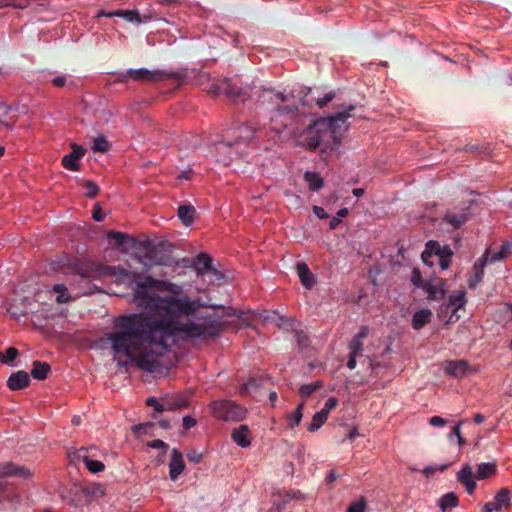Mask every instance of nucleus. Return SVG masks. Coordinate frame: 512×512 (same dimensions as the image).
<instances>
[{
    "label": "nucleus",
    "instance_id": "1",
    "mask_svg": "<svg viewBox=\"0 0 512 512\" xmlns=\"http://www.w3.org/2000/svg\"><path fill=\"white\" fill-rule=\"evenodd\" d=\"M127 283L133 291L134 304L152 312H164L166 317L138 312L115 318L113 330L105 334V340L115 355H124L140 369L154 372L159 366L158 358L169 350L170 340H210L220 336L223 324L215 314L197 316V320L180 321V317H191L202 308L222 309L224 306L207 305L200 297L191 299L182 295L181 285L168 280L155 279L149 275L131 272L121 267H108L94 263L84 264L78 269L82 279L99 278L108 273Z\"/></svg>",
    "mask_w": 512,
    "mask_h": 512
},
{
    "label": "nucleus",
    "instance_id": "2",
    "mask_svg": "<svg viewBox=\"0 0 512 512\" xmlns=\"http://www.w3.org/2000/svg\"><path fill=\"white\" fill-rule=\"evenodd\" d=\"M312 90L301 89L295 93L275 92L265 89L259 95L258 109L267 110L272 113L270 118L271 129L279 132L287 127L286 119H291L295 113L306 115L311 113L313 105L320 107V98L311 97Z\"/></svg>",
    "mask_w": 512,
    "mask_h": 512
},
{
    "label": "nucleus",
    "instance_id": "3",
    "mask_svg": "<svg viewBox=\"0 0 512 512\" xmlns=\"http://www.w3.org/2000/svg\"><path fill=\"white\" fill-rule=\"evenodd\" d=\"M355 106L350 104L343 111L322 117V155L338 150L344 133L349 128L348 119L352 116L350 111Z\"/></svg>",
    "mask_w": 512,
    "mask_h": 512
},
{
    "label": "nucleus",
    "instance_id": "4",
    "mask_svg": "<svg viewBox=\"0 0 512 512\" xmlns=\"http://www.w3.org/2000/svg\"><path fill=\"white\" fill-rule=\"evenodd\" d=\"M260 127L258 122L249 121L248 124L233 129V139L227 138L218 142L216 144L217 153L226 155V159H223L222 162L227 165L233 155H241L243 153L242 146L246 147L251 142L254 135L260 131Z\"/></svg>",
    "mask_w": 512,
    "mask_h": 512
},
{
    "label": "nucleus",
    "instance_id": "5",
    "mask_svg": "<svg viewBox=\"0 0 512 512\" xmlns=\"http://www.w3.org/2000/svg\"><path fill=\"white\" fill-rule=\"evenodd\" d=\"M29 478L32 473L24 466H18L11 462L0 466V499L8 500L12 503L19 502V495L15 492L14 486L6 480L7 477Z\"/></svg>",
    "mask_w": 512,
    "mask_h": 512
},
{
    "label": "nucleus",
    "instance_id": "6",
    "mask_svg": "<svg viewBox=\"0 0 512 512\" xmlns=\"http://www.w3.org/2000/svg\"><path fill=\"white\" fill-rule=\"evenodd\" d=\"M211 414L223 421H241L245 418L246 410L230 400H217L209 405Z\"/></svg>",
    "mask_w": 512,
    "mask_h": 512
},
{
    "label": "nucleus",
    "instance_id": "7",
    "mask_svg": "<svg viewBox=\"0 0 512 512\" xmlns=\"http://www.w3.org/2000/svg\"><path fill=\"white\" fill-rule=\"evenodd\" d=\"M171 75L163 70H148L147 68L128 69L122 74L121 81L126 82L128 79L136 81L156 82L167 78Z\"/></svg>",
    "mask_w": 512,
    "mask_h": 512
},
{
    "label": "nucleus",
    "instance_id": "8",
    "mask_svg": "<svg viewBox=\"0 0 512 512\" xmlns=\"http://www.w3.org/2000/svg\"><path fill=\"white\" fill-rule=\"evenodd\" d=\"M369 329L367 326H361L358 333H356L348 344L349 358L347 367L351 370L355 369L357 357L362 356L364 340L367 338Z\"/></svg>",
    "mask_w": 512,
    "mask_h": 512
},
{
    "label": "nucleus",
    "instance_id": "9",
    "mask_svg": "<svg viewBox=\"0 0 512 512\" xmlns=\"http://www.w3.org/2000/svg\"><path fill=\"white\" fill-rule=\"evenodd\" d=\"M147 257L158 265H171L172 259L165 248L164 243L153 244L151 241L145 242Z\"/></svg>",
    "mask_w": 512,
    "mask_h": 512
},
{
    "label": "nucleus",
    "instance_id": "10",
    "mask_svg": "<svg viewBox=\"0 0 512 512\" xmlns=\"http://www.w3.org/2000/svg\"><path fill=\"white\" fill-rule=\"evenodd\" d=\"M319 122V118L312 120L308 128L299 136L298 143L306 146L309 150H316L320 145Z\"/></svg>",
    "mask_w": 512,
    "mask_h": 512
},
{
    "label": "nucleus",
    "instance_id": "11",
    "mask_svg": "<svg viewBox=\"0 0 512 512\" xmlns=\"http://www.w3.org/2000/svg\"><path fill=\"white\" fill-rule=\"evenodd\" d=\"M510 506L511 491L507 488H502L492 501L484 505L483 512H502L503 510H508Z\"/></svg>",
    "mask_w": 512,
    "mask_h": 512
},
{
    "label": "nucleus",
    "instance_id": "12",
    "mask_svg": "<svg viewBox=\"0 0 512 512\" xmlns=\"http://www.w3.org/2000/svg\"><path fill=\"white\" fill-rule=\"evenodd\" d=\"M209 92L215 96L226 95L230 100L233 101L237 100L238 98H242L243 101L245 100V92L236 84H233L230 81H224L221 84L212 85Z\"/></svg>",
    "mask_w": 512,
    "mask_h": 512
},
{
    "label": "nucleus",
    "instance_id": "13",
    "mask_svg": "<svg viewBox=\"0 0 512 512\" xmlns=\"http://www.w3.org/2000/svg\"><path fill=\"white\" fill-rule=\"evenodd\" d=\"M466 304V293L464 290H457L452 292L445 304V311L451 310V315L448 322L458 321L460 316L457 314L459 309L464 308Z\"/></svg>",
    "mask_w": 512,
    "mask_h": 512
},
{
    "label": "nucleus",
    "instance_id": "14",
    "mask_svg": "<svg viewBox=\"0 0 512 512\" xmlns=\"http://www.w3.org/2000/svg\"><path fill=\"white\" fill-rule=\"evenodd\" d=\"M72 148V152H70L69 154L65 155L62 158V165L67 170L78 171L79 160L84 156L85 150L81 146L76 144H73Z\"/></svg>",
    "mask_w": 512,
    "mask_h": 512
},
{
    "label": "nucleus",
    "instance_id": "15",
    "mask_svg": "<svg viewBox=\"0 0 512 512\" xmlns=\"http://www.w3.org/2000/svg\"><path fill=\"white\" fill-rule=\"evenodd\" d=\"M29 384L30 376L23 370L12 373L7 380V387L12 391L25 389Z\"/></svg>",
    "mask_w": 512,
    "mask_h": 512
},
{
    "label": "nucleus",
    "instance_id": "16",
    "mask_svg": "<svg viewBox=\"0 0 512 512\" xmlns=\"http://www.w3.org/2000/svg\"><path fill=\"white\" fill-rule=\"evenodd\" d=\"M185 464L182 454L176 448L172 449L171 460L169 463V476L172 481H176L179 475L183 472Z\"/></svg>",
    "mask_w": 512,
    "mask_h": 512
},
{
    "label": "nucleus",
    "instance_id": "17",
    "mask_svg": "<svg viewBox=\"0 0 512 512\" xmlns=\"http://www.w3.org/2000/svg\"><path fill=\"white\" fill-rule=\"evenodd\" d=\"M76 457L79 461H82L85 464L86 468L91 473L96 474L104 471L105 469V465L101 461L93 460L90 458V456L88 455V450L84 447L80 448L77 451Z\"/></svg>",
    "mask_w": 512,
    "mask_h": 512
},
{
    "label": "nucleus",
    "instance_id": "18",
    "mask_svg": "<svg viewBox=\"0 0 512 512\" xmlns=\"http://www.w3.org/2000/svg\"><path fill=\"white\" fill-rule=\"evenodd\" d=\"M296 270L302 285L306 289H311L316 284V277L305 262H298Z\"/></svg>",
    "mask_w": 512,
    "mask_h": 512
},
{
    "label": "nucleus",
    "instance_id": "19",
    "mask_svg": "<svg viewBox=\"0 0 512 512\" xmlns=\"http://www.w3.org/2000/svg\"><path fill=\"white\" fill-rule=\"evenodd\" d=\"M233 441L240 447L246 448L251 444L250 430L247 425H240L231 432Z\"/></svg>",
    "mask_w": 512,
    "mask_h": 512
},
{
    "label": "nucleus",
    "instance_id": "20",
    "mask_svg": "<svg viewBox=\"0 0 512 512\" xmlns=\"http://www.w3.org/2000/svg\"><path fill=\"white\" fill-rule=\"evenodd\" d=\"M488 255H489V253L485 252V254L475 262V264L473 266L475 274H474V277L469 280L470 288H472V289L476 288L477 284L482 281V278L484 275V267L487 264Z\"/></svg>",
    "mask_w": 512,
    "mask_h": 512
},
{
    "label": "nucleus",
    "instance_id": "21",
    "mask_svg": "<svg viewBox=\"0 0 512 512\" xmlns=\"http://www.w3.org/2000/svg\"><path fill=\"white\" fill-rule=\"evenodd\" d=\"M110 15L125 19L127 22L140 24L150 20V16H141L137 10H115Z\"/></svg>",
    "mask_w": 512,
    "mask_h": 512
},
{
    "label": "nucleus",
    "instance_id": "22",
    "mask_svg": "<svg viewBox=\"0 0 512 512\" xmlns=\"http://www.w3.org/2000/svg\"><path fill=\"white\" fill-rule=\"evenodd\" d=\"M445 372L455 378L463 377L468 369V362L465 360H456L447 362Z\"/></svg>",
    "mask_w": 512,
    "mask_h": 512
},
{
    "label": "nucleus",
    "instance_id": "23",
    "mask_svg": "<svg viewBox=\"0 0 512 512\" xmlns=\"http://www.w3.org/2000/svg\"><path fill=\"white\" fill-rule=\"evenodd\" d=\"M432 312L430 309H421L414 313L412 317V327L415 330L422 329L427 323L430 322Z\"/></svg>",
    "mask_w": 512,
    "mask_h": 512
},
{
    "label": "nucleus",
    "instance_id": "24",
    "mask_svg": "<svg viewBox=\"0 0 512 512\" xmlns=\"http://www.w3.org/2000/svg\"><path fill=\"white\" fill-rule=\"evenodd\" d=\"M443 285L444 284L442 282L435 285L429 281H426L423 290L427 293L429 300H441L445 297V289Z\"/></svg>",
    "mask_w": 512,
    "mask_h": 512
},
{
    "label": "nucleus",
    "instance_id": "25",
    "mask_svg": "<svg viewBox=\"0 0 512 512\" xmlns=\"http://www.w3.org/2000/svg\"><path fill=\"white\" fill-rule=\"evenodd\" d=\"M196 210L192 205H180L178 207V217L185 226H189L194 221Z\"/></svg>",
    "mask_w": 512,
    "mask_h": 512
},
{
    "label": "nucleus",
    "instance_id": "26",
    "mask_svg": "<svg viewBox=\"0 0 512 512\" xmlns=\"http://www.w3.org/2000/svg\"><path fill=\"white\" fill-rule=\"evenodd\" d=\"M50 365L46 362L34 361L31 370V376L37 380H44L47 378L50 371Z\"/></svg>",
    "mask_w": 512,
    "mask_h": 512
},
{
    "label": "nucleus",
    "instance_id": "27",
    "mask_svg": "<svg viewBox=\"0 0 512 512\" xmlns=\"http://www.w3.org/2000/svg\"><path fill=\"white\" fill-rule=\"evenodd\" d=\"M444 220L451 224L453 226L454 229H458L460 228L463 224L466 223V221L468 220V216L466 213L464 212H461V213H454L452 211H448L446 214H445V217H444Z\"/></svg>",
    "mask_w": 512,
    "mask_h": 512
},
{
    "label": "nucleus",
    "instance_id": "28",
    "mask_svg": "<svg viewBox=\"0 0 512 512\" xmlns=\"http://www.w3.org/2000/svg\"><path fill=\"white\" fill-rule=\"evenodd\" d=\"M194 264L199 273L202 270L216 271L212 267V258L207 253H199L195 258Z\"/></svg>",
    "mask_w": 512,
    "mask_h": 512
},
{
    "label": "nucleus",
    "instance_id": "29",
    "mask_svg": "<svg viewBox=\"0 0 512 512\" xmlns=\"http://www.w3.org/2000/svg\"><path fill=\"white\" fill-rule=\"evenodd\" d=\"M497 471L496 463L494 462H485L478 465L476 478L477 479H486L490 476L494 475Z\"/></svg>",
    "mask_w": 512,
    "mask_h": 512
},
{
    "label": "nucleus",
    "instance_id": "30",
    "mask_svg": "<svg viewBox=\"0 0 512 512\" xmlns=\"http://www.w3.org/2000/svg\"><path fill=\"white\" fill-rule=\"evenodd\" d=\"M267 380L260 378H250L246 383H244L240 389L242 394H254L257 392V389L264 385Z\"/></svg>",
    "mask_w": 512,
    "mask_h": 512
},
{
    "label": "nucleus",
    "instance_id": "31",
    "mask_svg": "<svg viewBox=\"0 0 512 512\" xmlns=\"http://www.w3.org/2000/svg\"><path fill=\"white\" fill-rule=\"evenodd\" d=\"M458 503V497L453 492H448L444 494L439 500V506L443 511L449 508L457 507Z\"/></svg>",
    "mask_w": 512,
    "mask_h": 512
},
{
    "label": "nucleus",
    "instance_id": "32",
    "mask_svg": "<svg viewBox=\"0 0 512 512\" xmlns=\"http://www.w3.org/2000/svg\"><path fill=\"white\" fill-rule=\"evenodd\" d=\"M303 403H300L297 408L287 416V426L291 429L299 425L303 413Z\"/></svg>",
    "mask_w": 512,
    "mask_h": 512
},
{
    "label": "nucleus",
    "instance_id": "33",
    "mask_svg": "<svg viewBox=\"0 0 512 512\" xmlns=\"http://www.w3.org/2000/svg\"><path fill=\"white\" fill-rule=\"evenodd\" d=\"M304 179L308 183L310 190L318 191L320 189V176L318 173L306 171Z\"/></svg>",
    "mask_w": 512,
    "mask_h": 512
},
{
    "label": "nucleus",
    "instance_id": "34",
    "mask_svg": "<svg viewBox=\"0 0 512 512\" xmlns=\"http://www.w3.org/2000/svg\"><path fill=\"white\" fill-rule=\"evenodd\" d=\"M53 291L58 295L56 297L57 303H68L71 301V297L67 294V288L64 284H55L53 286Z\"/></svg>",
    "mask_w": 512,
    "mask_h": 512
},
{
    "label": "nucleus",
    "instance_id": "35",
    "mask_svg": "<svg viewBox=\"0 0 512 512\" xmlns=\"http://www.w3.org/2000/svg\"><path fill=\"white\" fill-rule=\"evenodd\" d=\"M154 426H155V424L153 422L140 423V424L134 425L132 427V431L137 437H141V436L150 434V432L154 428Z\"/></svg>",
    "mask_w": 512,
    "mask_h": 512
},
{
    "label": "nucleus",
    "instance_id": "36",
    "mask_svg": "<svg viewBox=\"0 0 512 512\" xmlns=\"http://www.w3.org/2000/svg\"><path fill=\"white\" fill-rule=\"evenodd\" d=\"M441 251V245L437 241H429L426 244V250L422 253V259L424 262L427 261V257L431 256L432 254H435L438 256L439 252Z\"/></svg>",
    "mask_w": 512,
    "mask_h": 512
},
{
    "label": "nucleus",
    "instance_id": "37",
    "mask_svg": "<svg viewBox=\"0 0 512 512\" xmlns=\"http://www.w3.org/2000/svg\"><path fill=\"white\" fill-rule=\"evenodd\" d=\"M109 148L110 144L103 135H100L94 139L92 149L95 152L105 153L109 150Z\"/></svg>",
    "mask_w": 512,
    "mask_h": 512
},
{
    "label": "nucleus",
    "instance_id": "38",
    "mask_svg": "<svg viewBox=\"0 0 512 512\" xmlns=\"http://www.w3.org/2000/svg\"><path fill=\"white\" fill-rule=\"evenodd\" d=\"M18 354L19 352L16 348L9 347L5 350V352L0 351V361L3 364H9L17 358Z\"/></svg>",
    "mask_w": 512,
    "mask_h": 512
},
{
    "label": "nucleus",
    "instance_id": "39",
    "mask_svg": "<svg viewBox=\"0 0 512 512\" xmlns=\"http://www.w3.org/2000/svg\"><path fill=\"white\" fill-rule=\"evenodd\" d=\"M320 388V380L311 384H304L299 389V394L302 398L309 397L314 391Z\"/></svg>",
    "mask_w": 512,
    "mask_h": 512
},
{
    "label": "nucleus",
    "instance_id": "40",
    "mask_svg": "<svg viewBox=\"0 0 512 512\" xmlns=\"http://www.w3.org/2000/svg\"><path fill=\"white\" fill-rule=\"evenodd\" d=\"M344 475H345V473L340 472L339 469H336V468L330 469L327 472L326 476H325V484H326V486L331 488L332 484L336 480L342 478Z\"/></svg>",
    "mask_w": 512,
    "mask_h": 512
},
{
    "label": "nucleus",
    "instance_id": "41",
    "mask_svg": "<svg viewBox=\"0 0 512 512\" xmlns=\"http://www.w3.org/2000/svg\"><path fill=\"white\" fill-rule=\"evenodd\" d=\"M473 479L472 468L469 464H466L462 467V469L457 473V480L460 483H464L465 481H469Z\"/></svg>",
    "mask_w": 512,
    "mask_h": 512
},
{
    "label": "nucleus",
    "instance_id": "42",
    "mask_svg": "<svg viewBox=\"0 0 512 512\" xmlns=\"http://www.w3.org/2000/svg\"><path fill=\"white\" fill-rule=\"evenodd\" d=\"M486 252L489 253L487 257V262L489 261L491 263L499 261L509 254L508 250H504V244L502 245L501 249L497 252L491 253L489 250H487Z\"/></svg>",
    "mask_w": 512,
    "mask_h": 512
},
{
    "label": "nucleus",
    "instance_id": "43",
    "mask_svg": "<svg viewBox=\"0 0 512 512\" xmlns=\"http://www.w3.org/2000/svg\"><path fill=\"white\" fill-rule=\"evenodd\" d=\"M367 502L365 498L361 497L358 501L353 502L349 505L347 512H365Z\"/></svg>",
    "mask_w": 512,
    "mask_h": 512
},
{
    "label": "nucleus",
    "instance_id": "44",
    "mask_svg": "<svg viewBox=\"0 0 512 512\" xmlns=\"http://www.w3.org/2000/svg\"><path fill=\"white\" fill-rule=\"evenodd\" d=\"M410 280H411V282L413 283L414 286H416L418 288L424 289V286H425L426 282L423 280L421 272L419 271V269H417V268L413 269V271L411 273Z\"/></svg>",
    "mask_w": 512,
    "mask_h": 512
},
{
    "label": "nucleus",
    "instance_id": "45",
    "mask_svg": "<svg viewBox=\"0 0 512 512\" xmlns=\"http://www.w3.org/2000/svg\"><path fill=\"white\" fill-rule=\"evenodd\" d=\"M338 404V401L336 398L334 397H331L329 398L326 403H325V406L324 408H322V424L325 422L326 418H327V415L328 413L334 409Z\"/></svg>",
    "mask_w": 512,
    "mask_h": 512
},
{
    "label": "nucleus",
    "instance_id": "46",
    "mask_svg": "<svg viewBox=\"0 0 512 512\" xmlns=\"http://www.w3.org/2000/svg\"><path fill=\"white\" fill-rule=\"evenodd\" d=\"M84 186L86 188V196L88 198H94L99 192V187L97 184L91 180H87L84 182Z\"/></svg>",
    "mask_w": 512,
    "mask_h": 512
},
{
    "label": "nucleus",
    "instance_id": "47",
    "mask_svg": "<svg viewBox=\"0 0 512 512\" xmlns=\"http://www.w3.org/2000/svg\"><path fill=\"white\" fill-rule=\"evenodd\" d=\"M173 410H177V405H176L175 401L173 400V398L164 399L162 402V406L157 408L158 413H161L163 411H173Z\"/></svg>",
    "mask_w": 512,
    "mask_h": 512
},
{
    "label": "nucleus",
    "instance_id": "48",
    "mask_svg": "<svg viewBox=\"0 0 512 512\" xmlns=\"http://www.w3.org/2000/svg\"><path fill=\"white\" fill-rule=\"evenodd\" d=\"M295 338H296V341L298 343V346L300 347V349H305L307 346H308V343H309V339H308V336L305 332L303 331H296L295 333Z\"/></svg>",
    "mask_w": 512,
    "mask_h": 512
},
{
    "label": "nucleus",
    "instance_id": "49",
    "mask_svg": "<svg viewBox=\"0 0 512 512\" xmlns=\"http://www.w3.org/2000/svg\"><path fill=\"white\" fill-rule=\"evenodd\" d=\"M108 238L115 240L116 245L121 246L125 243L127 236L122 232L109 231Z\"/></svg>",
    "mask_w": 512,
    "mask_h": 512
},
{
    "label": "nucleus",
    "instance_id": "50",
    "mask_svg": "<svg viewBox=\"0 0 512 512\" xmlns=\"http://www.w3.org/2000/svg\"><path fill=\"white\" fill-rule=\"evenodd\" d=\"M172 398L177 405V409L186 408L189 405V396L187 395H177Z\"/></svg>",
    "mask_w": 512,
    "mask_h": 512
},
{
    "label": "nucleus",
    "instance_id": "51",
    "mask_svg": "<svg viewBox=\"0 0 512 512\" xmlns=\"http://www.w3.org/2000/svg\"><path fill=\"white\" fill-rule=\"evenodd\" d=\"M0 5L2 6H13L19 9L26 8V3L23 0H0Z\"/></svg>",
    "mask_w": 512,
    "mask_h": 512
},
{
    "label": "nucleus",
    "instance_id": "52",
    "mask_svg": "<svg viewBox=\"0 0 512 512\" xmlns=\"http://www.w3.org/2000/svg\"><path fill=\"white\" fill-rule=\"evenodd\" d=\"M320 428V411H317L313 415L312 422L310 423L308 430L314 432Z\"/></svg>",
    "mask_w": 512,
    "mask_h": 512
},
{
    "label": "nucleus",
    "instance_id": "53",
    "mask_svg": "<svg viewBox=\"0 0 512 512\" xmlns=\"http://www.w3.org/2000/svg\"><path fill=\"white\" fill-rule=\"evenodd\" d=\"M429 423L434 427H442L446 425L447 420L440 416H433L429 419Z\"/></svg>",
    "mask_w": 512,
    "mask_h": 512
},
{
    "label": "nucleus",
    "instance_id": "54",
    "mask_svg": "<svg viewBox=\"0 0 512 512\" xmlns=\"http://www.w3.org/2000/svg\"><path fill=\"white\" fill-rule=\"evenodd\" d=\"M148 446L153 449H164V450L168 449V445L160 439L152 440L151 442L148 443Z\"/></svg>",
    "mask_w": 512,
    "mask_h": 512
},
{
    "label": "nucleus",
    "instance_id": "55",
    "mask_svg": "<svg viewBox=\"0 0 512 512\" xmlns=\"http://www.w3.org/2000/svg\"><path fill=\"white\" fill-rule=\"evenodd\" d=\"M182 422H183V427H184L186 430H188V429H190V428L194 427V426L197 424L196 419H195V418H193L192 416H189V415L184 416V417H183V421H182Z\"/></svg>",
    "mask_w": 512,
    "mask_h": 512
},
{
    "label": "nucleus",
    "instance_id": "56",
    "mask_svg": "<svg viewBox=\"0 0 512 512\" xmlns=\"http://www.w3.org/2000/svg\"><path fill=\"white\" fill-rule=\"evenodd\" d=\"M92 217L97 222H101L104 219V214H103L99 204H95V206L93 208V215H92Z\"/></svg>",
    "mask_w": 512,
    "mask_h": 512
},
{
    "label": "nucleus",
    "instance_id": "57",
    "mask_svg": "<svg viewBox=\"0 0 512 512\" xmlns=\"http://www.w3.org/2000/svg\"><path fill=\"white\" fill-rule=\"evenodd\" d=\"M51 82L55 87L61 88L66 85L67 78L64 75H59V76H56L55 78H53Z\"/></svg>",
    "mask_w": 512,
    "mask_h": 512
},
{
    "label": "nucleus",
    "instance_id": "58",
    "mask_svg": "<svg viewBox=\"0 0 512 512\" xmlns=\"http://www.w3.org/2000/svg\"><path fill=\"white\" fill-rule=\"evenodd\" d=\"M187 458L190 462L199 463L202 459V455L196 451H191L187 454Z\"/></svg>",
    "mask_w": 512,
    "mask_h": 512
},
{
    "label": "nucleus",
    "instance_id": "59",
    "mask_svg": "<svg viewBox=\"0 0 512 512\" xmlns=\"http://www.w3.org/2000/svg\"><path fill=\"white\" fill-rule=\"evenodd\" d=\"M453 255L452 250L449 246H441V251L439 252V258H450Z\"/></svg>",
    "mask_w": 512,
    "mask_h": 512
},
{
    "label": "nucleus",
    "instance_id": "60",
    "mask_svg": "<svg viewBox=\"0 0 512 512\" xmlns=\"http://www.w3.org/2000/svg\"><path fill=\"white\" fill-rule=\"evenodd\" d=\"M146 405L149 407H153L155 412H157V408L162 406V403H159L155 397H149L146 399Z\"/></svg>",
    "mask_w": 512,
    "mask_h": 512
},
{
    "label": "nucleus",
    "instance_id": "61",
    "mask_svg": "<svg viewBox=\"0 0 512 512\" xmlns=\"http://www.w3.org/2000/svg\"><path fill=\"white\" fill-rule=\"evenodd\" d=\"M463 485L466 487V491L471 495L474 493V490L476 488V483L474 481V479L472 480H469V481H465L463 483Z\"/></svg>",
    "mask_w": 512,
    "mask_h": 512
},
{
    "label": "nucleus",
    "instance_id": "62",
    "mask_svg": "<svg viewBox=\"0 0 512 512\" xmlns=\"http://www.w3.org/2000/svg\"><path fill=\"white\" fill-rule=\"evenodd\" d=\"M340 223H341V220H340V218H339V217H337V216L332 217V218L329 220V224H328L329 229H330V230H334V229H336V228L339 226V224H340Z\"/></svg>",
    "mask_w": 512,
    "mask_h": 512
},
{
    "label": "nucleus",
    "instance_id": "63",
    "mask_svg": "<svg viewBox=\"0 0 512 512\" xmlns=\"http://www.w3.org/2000/svg\"><path fill=\"white\" fill-rule=\"evenodd\" d=\"M335 94L334 93H327L322 97V107L327 105L333 98Z\"/></svg>",
    "mask_w": 512,
    "mask_h": 512
},
{
    "label": "nucleus",
    "instance_id": "64",
    "mask_svg": "<svg viewBox=\"0 0 512 512\" xmlns=\"http://www.w3.org/2000/svg\"><path fill=\"white\" fill-rule=\"evenodd\" d=\"M191 173H192V170L182 171L179 174L178 179H180V180H189L191 178Z\"/></svg>",
    "mask_w": 512,
    "mask_h": 512
}]
</instances>
